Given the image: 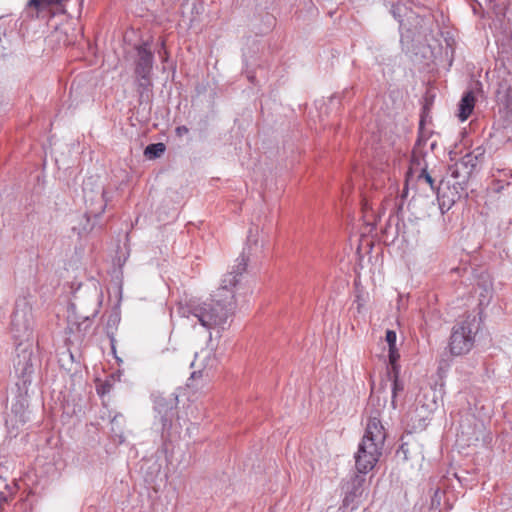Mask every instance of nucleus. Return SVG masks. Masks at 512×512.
<instances>
[{
  "label": "nucleus",
  "instance_id": "f03ea898",
  "mask_svg": "<svg viewBox=\"0 0 512 512\" xmlns=\"http://www.w3.org/2000/svg\"><path fill=\"white\" fill-rule=\"evenodd\" d=\"M386 429L377 415L368 418L364 435L355 454V467L359 473L371 471L382 456Z\"/></svg>",
  "mask_w": 512,
  "mask_h": 512
},
{
  "label": "nucleus",
  "instance_id": "20e7f679",
  "mask_svg": "<svg viewBox=\"0 0 512 512\" xmlns=\"http://www.w3.org/2000/svg\"><path fill=\"white\" fill-rule=\"evenodd\" d=\"M217 360L209 350H202L196 354L192 363L193 371L189 380L192 386H203L209 383L214 377Z\"/></svg>",
  "mask_w": 512,
  "mask_h": 512
},
{
  "label": "nucleus",
  "instance_id": "7ed1b4c3",
  "mask_svg": "<svg viewBox=\"0 0 512 512\" xmlns=\"http://www.w3.org/2000/svg\"><path fill=\"white\" fill-rule=\"evenodd\" d=\"M475 317L467 316L459 321L453 328L449 340V350L454 356L467 354L475 342Z\"/></svg>",
  "mask_w": 512,
  "mask_h": 512
},
{
  "label": "nucleus",
  "instance_id": "39448f33",
  "mask_svg": "<svg viewBox=\"0 0 512 512\" xmlns=\"http://www.w3.org/2000/svg\"><path fill=\"white\" fill-rule=\"evenodd\" d=\"M153 54L145 46L138 49V61L136 65V74L143 79L149 77L152 70Z\"/></svg>",
  "mask_w": 512,
  "mask_h": 512
},
{
  "label": "nucleus",
  "instance_id": "1a4fd4ad",
  "mask_svg": "<svg viewBox=\"0 0 512 512\" xmlns=\"http://www.w3.org/2000/svg\"><path fill=\"white\" fill-rule=\"evenodd\" d=\"M165 151L163 143L150 144L145 148L144 154L146 157L152 159L160 157Z\"/></svg>",
  "mask_w": 512,
  "mask_h": 512
},
{
  "label": "nucleus",
  "instance_id": "f257e3e1",
  "mask_svg": "<svg viewBox=\"0 0 512 512\" xmlns=\"http://www.w3.org/2000/svg\"><path fill=\"white\" fill-rule=\"evenodd\" d=\"M246 267L245 257L237 258L232 270L223 277L221 286L213 295V299L193 309L192 314L204 327H221L226 323L235 304L233 289L238 284L239 277L246 271Z\"/></svg>",
  "mask_w": 512,
  "mask_h": 512
},
{
  "label": "nucleus",
  "instance_id": "4468645a",
  "mask_svg": "<svg viewBox=\"0 0 512 512\" xmlns=\"http://www.w3.org/2000/svg\"><path fill=\"white\" fill-rule=\"evenodd\" d=\"M421 176L425 178L426 182L429 183L430 186H433V179L428 173L424 171Z\"/></svg>",
  "mask_w": 512,
  "mask_h": 512
},
{
  "label": "nucleus",
  "instance_id": "dca6fc26",
  "mask_svg": "<svg viewBox=\"0 0 512 512\" xmlns=\"http://www.w3.org/2000/svg\"><path fill=\"white\" fill-rule=\"evenodd\" d=\"M177 400V397H174L173 399H171V403L172 405L174 404V402Z\"/></svg>",
  "mask_w": 512,
  "mask_h": 512
},
{
  "label": "nucleus",
  "instance_id": "9d476101",
  "mask_svg": "<svg viewBox=\"0 0 512 512\" xmlns=\"http://www.w3.org/2000/svg\"><path fill=\"white\" fill-rule=\"evenodd\" d=\"M388 357H389V364L391 366V371L389 372V374H399L400 367L397 364V362L400 358V354L398 352V349L396 347L389 348Z\"/></svg>",
  "mask_w": 512,
  "mask_h": 512
},
{
  "label": "nucleus",
  "instance_id": "423d86ee",
  "mask_svg": "<svg viewBox=\"0 0 512 512\" xmlns=\"http://www.w3.org/2000/svg\"><path fill=\"white\" fill-rule=\"evenodd\" d=\"M28 5L37 11H49L51 14L65 13V0H30Z\"/></svg>",
  "mask_w": 512,
  "mask_h": 512
},
{
  "label": "nucleus",
  "instance_id": "ddd939ff",
  "mask_svg": "<svg viewBox=\"0 0 512 512\" xmlns=\"http://www.w3.org/2000/svg\"><path fill=\"white\" fill-rule=\"evenodd\" d=\"M175 132L177 136L182 137L189 132V129L186 126H179L176 128Z\"/></svg>",
  "mask_w": 512,
  "mask_h": 512
},
{
  "label": "nucleus",
  "instance_id": "9b49d317",
  "mask_svg": "<svg viewBox=\"0 0 512 512\" xmlns=\"http://www.w3.org/2000/svg\"><path fill=\"white\" fill-rule=\"evenodd\" d=\"M392 380H393V386H392V406L396 407V397L399 392H402L404 390L403 384L399 381V374H391Z\"/></svg>",
  "mask_w": 512,
  "mask_h": 512
},
{
  "label": "nucleus",
  "instance_id": "0eeeda50",
  "mask_svg": "<svg viewBox=\"0 0 512 512\" xmlns=\"http://www.w3.org/2000/svg\"><path fill=\"white\" fill-rule=\"evenodd\" d=\"M475 158L470 154L465 155L459 162H457L454 167H451V176L454 178H459L462 174H470L474 167Z\"/></svg>",
  "mask_w": 512,
  "mask_h": 512
},
{
  "label": "nucleus",
  "instance_id": "6e6552de",
  "mask_svg": "<svg viewBox=\"0 0 512 512\" xmlns=\"http://www.w3.org/2000/svg\"><path fill=\"white\" fill-rule=\"evenodd\" d=\"M475 106V97L473 92L468 91L462 97L459 104V118L461 121H466L472 114Z\"/></svg>",
  "mask_w": 512,
  "mask_h": 512
},
{
  "label": "nucleus",
  "instance_id": "a211bd4d",
  "mask_svg": "<svg viewBox=\"0 0 512 512\" xmlns=\"http://www.w3.org/2000/svg\"><path fill=\"white\" fill-rule=\"evenodd\" d=\"M117 420V416H115L113 419H112V422H115Z\"/></svg>",
  "mask_w": 512,
  "mask_h": 512
},
{
  "label": "nucleus",
  "instance_id": "f8f14e48",
  "mask_svg": "<svg viewBox=\"0 0 512 512\" xmlns=\"http://www.w3.org/2000/svg\"><path fill=\"white\" fill-rule=\"evenodd\" d=\"M386 342L388 343L389 348L396 347L397 335L393 330L386 331Z\"/></svg>",
  "mask_w": 512,
  "mask_h": 512
},
{
  "label": "nucleus",
  "instance_id": "f3484780",
  "mask_svg": "<svg viewBox=\"0 0 512 512\" xmlns=\"http://www.w3.org/2000/svg\"><path fill=\"white\" fill-rule=\"evenodd\" d=\"M17 316H18V313H15L14 317H13V321L16 319Z\"/></svg>",
  "mask_w": 512,
  "mask_h": 512
},
{
  "label": "nucleus",
  "instance_id": "2eb2a0df",
  "mask_svg": "<svg viewBox=\"0 0 512 512\" xmlns=\"http://www.w3.org/2000/svg\"><path fill=\"white\" fill-rule=\"evenodd\" d=\"M161 402H162V400H161V399H159V400L157 401V405H158V407H159V411H160V412L162 411V408H161L162 403H161Z\"/></svg>",
  "mask_w": 512,
  "mask_h": 512
}]
</instances>
